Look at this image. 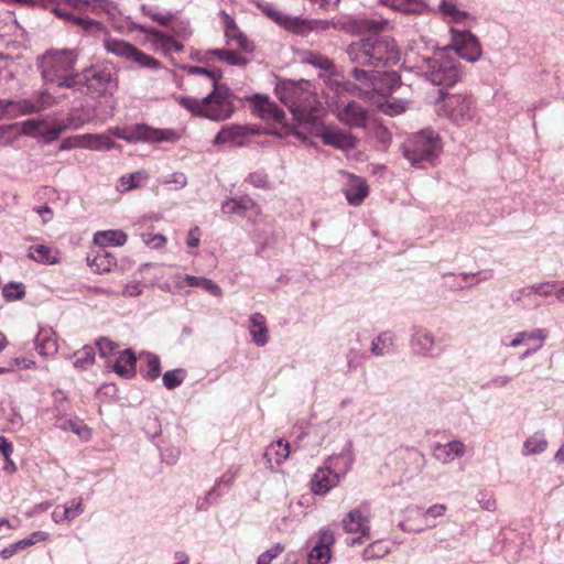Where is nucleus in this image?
Here are the masks:
<instances>
[{"mask_svg": "<svg viewBox=\"0 0 564 564\" xmlns=\"http://www.w3.org/2000/svg\"><path fill=\"white\" fill-rule=\"evenodd\" d=\"M249 330L256 345L261 347L269 341L267 321L261 313H254L251 315Z\"/></svg>", "mask_w": 564, "mask_h": 564, "instance_id": "27", "label": "nucleus"}, {"mask_svg": "<svg viewBox=\"0 0 564 564\" xmlns=\"http://www.w3.org/2000/svg\"><path fill=\"white\" fill-rule=\"evenodd\" d=\"M392 30L390 23L387 20L381 19H366L361 20L358 24L359 32H368L371 34H379L390 32Z\"/></svg>", "mask_w": 564, "mask_h": 564, "instance_id": "40", "label": "nucleus"}, {"mask_svg": "<svg viewBox=\"0 0 564 564\" xmlns=\"http://www.w3.org/2000/svg\"><path fill=\"white\" fill-rule=\"evenodd\" d=\"M437 13L446 23L463 26L462 29L452 26V35H473L470 29L476 23V19L459 9L457 0H442L437 6Z\"/></svg>", "mask_w": 564, "mask_h": 564, "instance_id": "13", "label": "nucleus"}, {"mask_svg": "<svg viewBox=\"0 0 564 564\" xmlns=\"http://www.w3.org/2000/svg\"><path fill=\"white\" fill-rule=\"evenodd\" d=\"M185 281L187 285L202 288L215 296H221L223 294L219 285L209 279L186 275Z\"/></svg>", "mask_w": 564, "mask_h": 564, "instance_id": "43", "label": "nucleus"}, {"mask_svg": "<svg viewBox=\"0 0 564 564\" xmlns=\"http://www.w3.org/2000/svg\"><path fill=\"white\" fill-rule=\"evenodd\" d=\"M440 141L437 135L431 130H424L413 135V138L404 147L405 158L417 164L423 161H431L438 151Z\"/></svg>", "mask_w": 564, "mask_h": 564, "instance_id": "11", "label": "nucleus"}, {"mask_svg": "<svg viewBox=\"0 0 564 564\" xmlns=\"http://www.w3.org/2000/svg\"><path fill=\"white\" fill-rule=\"evenodd\" d=\"M175 184V188H183L187 184V177L184 173L176 172L171 175V178L165 184Z\"/></svg>", "mask_w": 564, "mask_h": 564, "instance_id": "60", "label": "nucleus"}, {"mask_svg": "<svg viewBox=\"0 0 564 564\" xmlns=\"http://www.w3.org/2000/svg\"><path fill=\"white\" fill-rule=\"evenodd\" d=\"M335 543L334 533L330 530H322L316 544L308 553V564H328L332 558V546Z\"/></svg>", "mask_w": 564, "mask_h": 564, "instance_id": "18", "label": "nucleus"}, {"mask_svg": "<svg viewBox=\"0 0 564 564\" xmlns=\"http://www.w3.org/2000/svg\"><path fill=\"white\" fill-rule=\"evenodd\" d=\"M435 107L440 116L457 124H464L473 118V101L465 95H442Z\"/></svg>", "mask_w": 564, "mask_h": 564, "instance_id": "10", "label": "nucleus"}, {"mask_svg": "<svg viewBox=\"0 0 564 564\" xmlns=\"http://www.w3.org/2000/svg\"><path fill=\"white\" fill-rule=\"evenodd\" d=\"M234 43H229L232 48L216 50V54L220 59L226 61L231 65H245L249 62L247 54H251L254 50V44L249 37H231Z\"/></svg>", "mask_w": 564, "mask_h": 564, "instance_id": "15", "label": "nucleus"}, {"mask_svg": "<svg viewBox=\"0 0 564 564\" xmlns=\"http://www.w3.org/2000/svg\"><path fill=\"white\" fill-rule=\"evenodd\" d=\"M28 257L43 264H55L59 261V253L46 245L30 246Z\"/></svg>", "mask_w": 564, "mask_h": 564, "instance_id": "29", "label": "nucleus"}, {"mask_svg": "<svg viewBox=\"0 0 564 564\" xmlns=\"http://www.w3.org/2000/svg\"><path fill=\"white\" fill-rule=\"evenodd\" d=\"M88 261L99 273L110 272L117 264L116 258L105 249L100 250L91 260L88 259Z\"/></svg>", "mask_w": 564, "mask_h": 564, "instance_id": "39", "label": "nucleus"}, {"mask_svg": "<svg viewBox=\"0 0 564 564\" xmlns=\"http://www.w3.org/2000/svg\"><path fill=\"white\" fill-rule=\"evenodd\" d=\"M35 348L42 356H54L57 350V341L53 334L48 332H40L35 339Z\"/></svg>", "mask_w": 564, "mask_h": 564, "instance_id": "32", "label": "nucleus"}, {"mask_svg": "<svg viewBox=\"0 0 564 564\" xmlns=\"http://www.w3.org/2000/svg\"><path fill=\"white\" fill-rule=\"evenodd\" d=\"M149 175L144 171H137L122 175L118 182V189L122 193L135 189L141 186V182L147 181Z\"/></svg>", "mask_w": 564, "mask_h": 564, "instance_id": "38", "label": "nucleus"}, {"mask_svg": "<svg viewBox=\"0 0 564 564\" xmlns=\"http://www.w3.org/2000/svg\"><path fill=\"white\" fill-rule=\"evenodd\" d=\"M77 55L74 51H50L41 61L42 76L45 82L56 83L59 87L75 88L78 84L74 66Z\"/></svg>", "mask_w": 564, "mask_h": 564, "instance_id": "5", "label": "nucleus"}, {"mask_svg": "<svg viewBox=\"0 0 564 564\" xmlns=\"http://www.w3.org/2000/svg\"><path fill=\"white\" fill-rule=\"evenodd\" d=\"M325 145L333 147L338 150L349 151L357 147V138L350 132L335 128H326L319 134Z\"/></svg>", "mask_w": 564, "mask_h": 564, "instance_id": "19", "label": "nucleus"}, {"mask_svg": "<svg viewBox=\"0 0 564 564\" xmlns=\"http://www.w3.org/2000/svg\"><path fill=\"white\" fill-rule=\"evenodd\" d=\"M392 345H393L392 334L389 332H384L372 340L371 351L376 356H382L390 351Z\"/></svg>", "mask_w": 564, "mask_h": 564, "instance_id": "44", "label": "nucleus"}, {"mask_svg": "<svg viewBox=\"0 0 564 564\" xmlns=\"http://www.w3.org/2000/svg\"><path fill=\"white\" fill-rule=\"evenodd\" d=\"M246 100L252 107V111L263 120L272 119L276 122H281L284 118V111L265 95L256 94L246 97Z\"/></svg>", "mask_w": 564, "mask_h": 564, "instance_id": "17", "label": "nucleus"}, {"mask_svg": "<svg viewBox=\"0 0 564 564\" xmlns=\"http://www.w3.org/2000/svg\"><path fill=\"white\" fill-rule=\"evenodd\" d=\"M78 84L75 88L91 97L112 95L117 89L118 80L108 67H90L77 74Z\"/></svg>", "mask_w": 564, "mask_h": 564, "instance_id": "6", "label": "nucleus"}, {"mask_svg": "<svg viewBox=\"0 0 564 564\" xmlns=\"http://www.w3.org/2000/svg\"><path fill=\"white\" fill-rule=\"evenodd\" d=\"M529 290L543 296L555 295L558 300L564 301V283H545L531 286Z\"/></svg>", "mask_w": 564, "mask_h": 564, "instance_id": "45", "label": "nucleus"}, {"mask_svg": "<svg viewBox=\"0 0 564 564\" xmlns=\"http://www.w3.org/2000/svg\"><path fill=\"white\" fill-rule=\"evenodd\" d=\"M4 101V118L14 119L20 116L41 112L56 104L55 97L46 91L37 93L33 98Z\"/></svg>", "mask_w": 564, "mask_h": 564, "instance_id": "12", "label": "nucleus"}, {"mask_svg": "<svg viewBox=\"0 0 564 564\" xmlns=\"http://www.w3.org/2000/svg\"><path fill=\"white\" fill-rule=\"evenodd\" d=\"M452 55H457L468 62L477 61L481 55L478 39L453 37L452 44L435 52L430 73L431 82L434 85L451 86L459 79L460 72L451 59Z\"/></svg>", "mask_w": 564, "mask_h": 564, "instance_id": "1", "label": "nucleus"}, {"mask_svg": "<svg viewBox=\"0 0 564 564\" xmlns=\"http://www.w3.org/2000/svg\"><path fill=\"white\" fill-rule=\"evenodd\" d=\"M46 539H47V533L37 531V532H33L30 538L20 540L18 542H15L14 544L18 547V550H23V549H26V547L35 544L39 541H45Z\"/></svg>", "mask_w": 564, "mask_h": 564, "instance_id": "55", "label": "nucleus"}, {"mask_svg": "<svg viewBox=\"0 0 564 564\" xmlns=\"http://www.w3.org/2000/svg\"><path fill=\"white\" fill-rule=\"evenodd\" d=\"M200 241V229L198 227H194L189 230L187 237V246L191 248L198 247Z\"/></svg>", "mask_w": 564, "mask_h": 564, "instance_id": "62", "label": "nucleus"}, {"mask_svg": "<svg viewBox=\"0 0 564 564\" xmlns=\"http://www.w3.org/2000/svg\"><path fill=\"white\" fill-rule=\"evenodd\" d=\"M250 133L247 126L228 124L224 126L215 137V144H237L241 145L243 139Z\"/></svg>", "mask_w": 564, "mask_h": 564, "instance_id": "23", "label": "nucleus"}, {"mask_svg": "<svg viewBox=\"0 0 564 564\" xmlns=\"http://www.w3.org/2000/svg\"><path fill=\"white\" fill-rule=\"evenodd\" d=\"M153 46L156 52H161L171 58H174L184 48V45L175 37H154Z\"/></svg>", "mask_w": 564, "mask_h": 564, "instance_id": "31", "label": "nucleus"}, {"mask_svg": "<svg viewBox=\"0 0 564 564\" xmlns=\"http://www.w3.org/2000/svg\"><path fill=\"white\" fill-rule=\"evenodd\" d=\"M141 239L151 249H163L167 242L166 237L161 234L143 232Z\"/></svg>", "mask_w": 564, "mask_h": 564, "instance_id": "50", "label": "nucleus"}, {"mask_svg": "<svg viewBox=\"0 0 564 564\" xmlns=\"http://www.w3.org/2000/svg\"><path fill=\"white\" fill-rule=\"evenodd\" d=\"M337 118L340 122L356 128H362L367 123V110L356 101H350L343 108H337Z\"/></svg>", "mask_w": 564, "mask_h": 564, "instance_id": "20", "label": "nucleus"}, {"mask_svg": "<svg viewBox=\"0 0 564 564\" xmlns=\"http://www.w3.org/2000/svg\"><path fill=\"white\" fill-rule=\"evenodd\" d=\"M351 61L367 65H395L400 51L393 37H361L348 47Z\"/></svg>", "mask_w": 564, "mask_h": 564, "instance_id": "4", "label": "nucleus"}, {"mask_svg": "<svg viewBox=\"0 0 564 564\" xmlns=\"http://www.w3.org/2000/svg\"><path fill=\"white\" fill-rule=\"evenodd\" d=\"M185 379V372L182 369L166 371L163 375V383L166 389L172 390L181 386Z\"/></svg>", "mask_w": 564, "mask_h": 564, "instance_id": "49", "label": "nucleus"}, {"mask_svg": "<svg viewBox=\"0 0 564 564\" xmlns=\"http://www.w3.org/2000/svg\"><path fill=\"white\" fill-rule=\"evenodd\" d=\"M142 292L141 284L139 282H130L124 286L123 295L126 296H138Z\"/></svg>", "mask_w": 564, "mask_h": 564, "instance_id": "64", "label": "nucleus"}, {"mask_svg": "<svg viewBox=\"0 0 564 564\" xmlns=\"http://www.w3.org/2000/svg\"><path fill=\"white\" fill-rule=\"evenodd\" d=\"M221 22L225 26V35H236L234 32L237 29L235 20L226 12H221Z\"/></svg>", "mask_w": 564, "mask_h": 564, "instance_id": "58", "label": "nucleus"}, {"mask_svg": "<svg viewBox=\"0 0 564 564\" xmlns=\"http://www.w3.org/2000/svg\"><path fill=\"white\" fill-rule=\"evenodd\" d=\"M127 234L122 230H104L98 231L94 236V242L101 247L106 246H123L127 242Z\"/></svg>", "mask_w": 564, "mask_h": 564, "instance_id": "30", "label": "nucleus"}, {"mask_svg": "<svg viewBox=\"0 0 564 564\" xmlns=\"http://www.w3.org/2000/svg\"><path fill=\"white\" fill-rule=\"evenodd\" d=\"M113 371L122 378H133L137 372V357L131 349L119 352L113 366Z\"/></svg>", "mask_w": 564, "mask_h": 564, "instance_id": "24", "label": "nucleus"}, {"mask_svg": "<svg viewBox=\"0 0 564 564\" xmlns=\"http://www.w3.org/2000/svg\"><path fill=\"white\" fill-rule=\"evenodd\" d=\"M0 453L3 455L4 460H9L13 453V444L4 436H0Z\"/></svg>", "mask_w": 564, "mask_h": 564, "instance_id": "59", "label": "nucleus"}, {"mask_svg": "<svg viewBox=\"0 0 564 564\" xmlns=\"http://www.w3.org/2000/svg\"><path fill=\"white\" fill-rule=\"evenodd\" d=\"M262 11L268 18L291 33H321L329 29L327 21L291 17L271 3L262 6Z\"/></svg>", "mask_w": 564, "mask_h": 564, "instance_id": "8", "label": "nucleus"}, {"mask_svg": "<svg viewBox=\"0 0 564 564\" xmlns=\"http://www.w3.org/2000/svg\"><path fill=\"white\" fill-rule=\"evenodd\" d=\"M546 338V332L543 329H534L532 332H521L517 334L516 338L511 340V347H518L522 344H528L530 341H535L536 345L532 349H528L523 357L529 356L530 354L536 351L543 346V343Z\"/></svg>", "mask_w": 564, "mask_h": 564, "instance_id": "28", "label": "nucleus"}, {"mask_svg": "<svg viewBox=\"0 0 564 564\" xmlns=\"http://www.w3.org/2000/svg\"><path fill=\"white\" fill-rule=\"evenodd\" d=\"M238 475V469H229L227 473H225L219 480L216 482V486H220L221 484H225L227 486H231Z\"/></svg>", "mask_w": 564, "mask_h": 564, "instance_id": "63", "label": "nucleus"}, {"mask_svg": "<svg viewBox=\"0 0 564 564\" xmlns=\"http://www.w3.org/2000/svg\"><path fill=\"white\" fill-rule=\"evenodd\" d=\"M283 551L284 546L280 543H276L271 549L259 555L257 564H271V562L276 558Z\"/></svg>", "mask_w": 564, "mask_h": 564, "instance_id": "52", "label": "nucleus"}, {"mask_svg": "<svg viewBox=\"0 0 564 564\" xmlns=\"http://www.w3.org/2000/svg\"><path fill=\"white\" fill-rule=\"evenodd\" d=\"M213 91L203 99L182 97L180 105L195 116L223 121L235 112L234 95L226 85H213Z\"/></svg>", "mask_w": 564, "mask_h": 564, "instance_id": "3", "label": "nucleus"}, {"mask_svg": "<svg viewBox=\"0 0 564 564\" xmlns=\"http://www.w3.org/2000/svg\"><path fill=\"white\" fill-rule=\"evenodd\" d=\"M82 123L76 122L73 118L66 120L29 119L21 123V133L41 139L45 143H52L59 139L62 133L68 129H78Z\"/></svg>", "mask_w": 564, "mask_h": 564, "instance_id": "7", "label": "nucleus"}, {"mask_svg": "<svg viewBox=\"0 0 564 564\" xmlns=\"http://www.w3.org/2000/svg\"><path fill=\"white\" fill-rule=\"evenodd\" d=\"M310 63L325 70L330 69L333 67L332 61L322 55H314L313 58L310 59Z\"/></svg>", "mask_w": 564, "mask_h": 564, "instance_id": "61", "label": "nucleus"}, {"mask_svg": "<svg viewBox=\"0 0 564 564\" xmlns=\"http://www.w3.org/2000/svg\"><path fill=\"white\" fill-rule=\"evenodd\" d=\"M112 134L130 143L137 142H175L180 134L172 129H156L145 123H138L129 128H116Z\"/></svg>", "mask_w": 564, "mask_h": 564, "instance_id": "9", "label": "nucleus"}, {"mask_svg": "<svg viewBox=\"0 0 564 564\" xmlns=\"http://www.w3.org/2000/svg\"><path fill=\"white\" fill-rule=\"evenodd\" d=\"M465 444L460 441H452L447 444H436L434 446V457L446 464L452 462L455 457H462L465 454Z\"/></svg>", "mask_w": 564, "mask_h": 564, "instance_id": "26", "label": "nucleus"}, {"mask_svg": "<svg viewBox=\"0 0 564 564\" xmlns=\"http://www.w3.org/2000/svg\"><path fill=\"white\" fill-rule=\"evenodd\" d=\"M276 95L299 122H308L315 118L319 102L310 80H281L275 88Z\"/></svg>", "mask_w": 564, "mask_h": 564, "instance_id": "2", "label": "nucleus"}, {"mask_svg": "<svg viewBox=\"0 0 564 564\" xmlns=\"http://www.w3.org/2000/svg\"><path fill=\"white\" fill-rule=\"evenodd\" d=\"M389 552L388 546L381 542L376 541L364 550L362 556L366 561L383 557Z\"/></svg>", "mask_w": 564, "mask_h": 564, "instance_id": "48", "label": "nucleus"}, {"mask_svg": "<svg viewBox=\"0 0 564 564\" xmlns=\"http://www.w3.org/2000/svg\"><path fill=\"white\" fill-rule=\"evenodd\" d=\"M369 523L370 506L368 502H362L360 507L350 510L341 520L345 532L360 533L361 536H369Z\"/></svg>", "mask_w": 564, "mask_h": 564, "instance_id": "16", "label": "nucleus"}, {"mask_svg": "<svg viewBox=\"0 0 564 564\" xmlns=\"http://www.w3.org/2000/svg\"><path fill=\"white\" fill-rule=\"evenodd\" d=\"M73 149H84V134L65 138L59 145V150L62 151Z\"/></svg>", "mask_w": 564, "mask_h": 564, "instance_id": "54", "label": "nucleus"}, {"mask_svg": "<svg viewBox=\"0 0 564 564\" xmlns=\"http://www.w3.org/2000/svg\"><path fill=\"white\" fill-rule=\"evenodd\" d=\"M74 367L79 370H86L95 362V350L91 346H84L74 354Z\"/></svg>", "mask_w": 564, "mask_h": 564, "instance_id": "42", "label": "nucleus"}, {"mask_svg": "<svg viewBox=\"0 0 564 564\" xmlns=\"http://www.w3.org/2000/svg\"><path fill=\"white\" fill-rule=\"evenodd\" d=\"M348 182L344 188L345 197L349 205L359 206L369 195L367 182L357 175L346 173Z\"/></svg>", "mask_w": 564, "mask_h": 564, "instance_id": "21", "label": "nucleus"}, {"mask_svg": "<svg viewBox=\"0 0 564 564\" xmlns=\"http://www.w3.org/2000/svg\"><path fill=\"white\" fill-rule=\"evenodd\" d=\"M105 46L109 52L118 56H123L128 59L135 61L140 66L156 68L160 65L156 59L144 54L124 41H120L115 37H107L105 41Z\"/></svg>", "mask_w": 564, "mask_h": 564, "instance_id": "14", "label": "nucleus"}, {"mask_svg": "<svg viewBox=\"0 0 564 564\" xmlns=\"http://www.w3.org/2000/svg\"><path fill=\"white\" fill-rule=\"evenodd\" d=\"M84 512L83 499H73L69 502L57 506L52 512V519L55 523L70 521Z\"/></svg>", "mask_w": 564, "mask_h": 564, "instance_id": "25", "label": "nucleus"}, {"mask_svg": "<svg viewBox=\"0 0 564 564\" xmlns=\"http://www.w3.org/2000/svg\"><path fill=\"white\" fill-rule=\"evenodd\" d=\"M115 142L106 134H84V149L93 151L110 150L115 148Z\"/></svg>", "mask_w": 564, "mask_h": 564, "instance_id": "35", "label": "nucleus"}, {"mask_svg": "<svg viewBox=\"0 0 564 564\" xmlns=\"http://www.w3.org/2000/svg\"><path fill=\"white\" fill-rule=\"evenodd\" d=\"M189 72L193 74H199V75L207 76L208 78H210L213 85L217 84L218 80L221 78L220 70H208V69L199 67V66L191 67Z\"/></svg>", "mask_w": 564, "mask_h": 564, "instance_id": "56", "label": "nucleus"}, {"mask_svg": "<svg viewBox=\"0 0 564 564\" xmlns=\"http://www.w3.org/2000/svg\"><path fill=\"white\" fill-rule=\"evenodd\" d=\"M55 13L64 19L73 20L76 24L82 25L83 30L90 33H99L102 31L101 24L95 21L86 20L76 17L73 12L61 8L59 6L54 9Z\"/></svg>", "mask_w": 564, "mask_h": 564, "instance_id": "36", "label": "nucleus"}, {"mask_svg": "<svg viewBox=\"0 0 564 564\" xmlns=\"http://www.w3.org/2000/svg\"><path fill=\"white\" fill-rule=\"evenodd\" d=\"M380 2L404 13H419L424 8L422 0H380Z\"/></svg>", "mask_w": 564, "mask_h": 564, "instance_id": "37", "label": "nucleus"}, {"mask_svg": "<svg viewBox=\"0 0 564 564\" xmlns=\"http://www.w3.org/2000/svg\"><path fill=\"white\" fill-rule=\"evenodd\" d=\"M547 441L543 433L536 432L528 437L522 446V455H535L541 454L547 448Z\"/></svg>", "mask_w": 564, "mask_h": 564, "instance_id": "34", "label": "nucleus"}, {"mask_svg": "<svg viewBox=\"0 0 564 564\" xmlns=\"http://www.w3.org/2000/svg\"><path fill=\"white\" fill-rule=\"evenodd\" d=\"M96 346L98 348L100 357H102V358L110 356L115 351V349L118 347L117 343H115L113 340H111L107 337H100L96 341Z\"/></svg>", "mask_w": 564, "mask_h": 564, "instance_id": "53", "label": "nucleus"}, {"mask_svg": "<svg viewBox=\"0 0 564 564\" xmlns=\"http://www.w3.org/2000/svg\"><path fill=\"white\" fill-rule=\"evenodd\" d=\"M250 206H252V202L250 199H231L224 204L223 208L226 213H232V214H242L245 210H247Z\"/></svg>", "mask_w": 564, "mask_h": 564, "instance_id": "51", "label": "nucleus"}, {"mask_svg": "<svg viewBox=\"0 0 564 564\" xmlns=\"http://www.w3.org/2000/svg\"><path fill=\"white\" fill-rule=\"evenodd\" d=\"M339 482V475L329 467H319L312 480L311 489L315 495H325Z\"/></svg>", "mask_w": 564, "mask_h": 564, "instance_id": "22", "label": "nucleus"}, {"mask_svg": "<svg viewBox=\"0 0 564 564\" xmlns=\"http://www.w3.org/2000/svg\"><path fill=\"white\" fill-rule=\"evenodd\" d=\"M3 297L11 302L22 300L25 296V289L22 283H8L2 289Z\"/></svg>", "mask_w": 564, "mask_h": 564, "instance_id": "47", "label": "nucleus"}, {"mask_svg": "<svg viewBox=\"0 0 564 564\" xmlns=\"http://www.w3.org/2000/svg\"><path fill=\"white\" fill-rule=\"evenodd\" d=\"M145 369L141 368V373L145 379L154 380L160 376L161 364L158 356L148 354L145 356Z\"/></svg>", "mask_w": 564, "mask_h": 564, "instance_id": "46", "label": "nucleus"}, {"mask_svg": "<svg viewBox=\"0 0 564 564\" xmlns=\"http://www.w3.org/2000/svg\"><path fill=\"white\" fill-rule=\"evenodd\" d=\"M381 110L389 115V116H397V115H400L404 111V106L403 104L401 102H398V101H393V102H390V101H387L386 104H382L380 106Z\"/></svg>", "mask_w": 564, "mask_h": 564, "instance_id": "57", "label": "nucleus"}, {"mask_svg": "<svg viewBox=\"0 0 564 564\" xmlns=\"http://www.w3.org/2000/svg\"><path fill=\"white\" fill-rule=\"evenodd\" d=\"M265 456L271 459L274 457V462L276 464H282L290 456V443L284 442L283 440H279L275 443L271 444L265 453Z\"/></svg>", "mask_w": 564, "mask_h": 564, "instance_id": "41", "label": "nucleus"}, {"mask_svg": "<svg viewBox=\"0 0 564 564\" xmlns=\"http://www.w3.org/2000/svg\"><path fill=\"white\" fill-rule=\"evenodd\" d=\"M352 77L362 84V87H359L360 90L359 96L367 95L370 91H379V87L377 85V73H368L364 69L354 68Z\"/></svg>", "mask_w": 564, "mask_h": 564, "instance_id": "33", "label": "nucleus"}]
</instances>
